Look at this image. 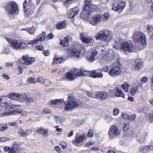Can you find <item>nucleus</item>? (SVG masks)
Returning <instances> with one entry per match:
<instances>
[{
	"label": "nucleus",
	"instance_id": "5",
	"mask_svg": "<svg viewBox=\"0 0 153 153\" xmlns=\"http://www.w3.org/2000/svg\"><path fill=\"white\" fill-rule=\"evenodd\" d=\"M23 5L24 11L26 16L33 13L34 6L32 5V1L30 0H25Z\"/></svg>",
	"mask_w": 153,
	"mask_h": 153
},
{
	"label": "nucleus",
	"instance_id": "10",
	"mask_svg": "<svg viewBox=\"0 0 153 153\" xmlns=\"http://www.w3.org/2000/svg\"><path fill=\"white\" fill-rule=\"evenodd\" d=\"M122 67V66L121 65H119V66H114L109 71V75L112 77H115L118 76L122 72L121 69Z\"/></svg>",
	"mask_w": 153,
	"mask_h": 153
},
{
	"label": "nucleus",
	"instance_id": "22",
	"mask_svg": "<svg viewBox=\"0 0 153 153\" xmlns=\"http://www.w3.org/2000/svg\"><path fill=\"white\" fill-rule=\"evenodd\" d=\"M6 40L10 43V46L14 49H18L19 40L12 39L6 38Z\"/></svg>",
	"mask_w": 153,
	"mask_h": 153
},
{
	"label": "nucleus",
	"instance_id": "44",
	"mask_svg": "<svg viewBox=\"0 0 153 153\" xmlns=\"http://www.w3.org/2000/svg\"><path fill=\"white\" fill-rule=\"evenodd\" d=\"M109 17V14L107 13H106L102 16V18H101V19L103 21H105L107 20Z\"/></svg>",
	"mask_w": 153,
	"mask_h": 153
},
{
	"label": "nucleus",
	"instance_id": "15",
	"mask_svg": "<svg viewBox=\"0 0 153 153\" xmlns=\"http://www.w3.org/2000/svg\"><path fill=\"white\" fill-rule=\"evenodd\" d=\"M79 10L77 7H75L70 9L68 13V16L69 18L72 19L71 20L73 22L74 21V18L79 13Z\"/></svg>",
	"mask_w": 153,
	"mask_h": 153
},
{
	"label": "nucleus",
	"instance_id": "21",
	"mask_svg": "<svg viewBox=\"0 0 153 153\" xmlns=\"http://www.w3.org/2000/svg\"><path fill=\"white\" fill-rule=\"evenodd\" d=\"M101 17L100 15H97L92 17L90 21V23L93 25H97L101 22Z\"/></svg>",
	"mask_w": 153,
	"mask_h": 153
},
{
	"label": "nucleus",
	"instance_id": "25",
	"mask_svg": "<svg viewBox=\"0 0 153 153\" xmlns=\"http://www.w3.org/2000/svg\"><path fill=\"white\" fill-rule=\"evenodd\" d=\"M80 36L81 40L85 43L88 44L94 41V39L93 38L90 37H85L83 33H81Z\"/></svg>",
	"mask_w": 153,
	"mask_h": 153
},
{
	"label": "nucleus",
	"instance_id": "18",
	"mask_svg": "<svg viewBox=\"0 0 153 153\" xmlns=\"http://www.w3.org/2000/svg\"><path fill=\"white\" fill-rule=\"evenodd\" d=\"M108 94L105 91L98 92L95 93L94 96L91 95L94 98L101 99L102 100L105 99L108 96Z\"/></svg>",
	"mask_w": 153,
	"mask_h": 153
},
{
	"label": "nucleus",
	"instance_id": "45",
	"mask_svg": "<svg viewBox=\"0 0 153 153\" xmlns=\"http://www.w3.org/2000/svg\"><path fill=\"white\" fill-rule=\"evenodd\" d=\"M46 34L45 32H43L42 33L40 36V37L39 39V41H41L45 39Z\"/></svg>",
	"mask_w": 153,
	"mask_h": 153
},
{
	"label": "nucleus",
	"instance_id": "11",
	"mask_svg": "<svg viewBox=\"0 0 153 153\" xmlns=\"http://www.w3.org/2000/svg\"><path fill=\"white\" fill-rule=\"evenodd\" d=\"M86 138V137L84 135V134L78 136L77 134L75 139L72 140V143L75 146H80L85 143Z\"/></svg>",
	"mask_w": 153,
	"mask_h": 153
},
{
	"label": "nucleus",
	"instance_id": "48",
	"mask_svg": "<svg viewBox=\"0 0 153 153\" xmlns=\"http://www.w3.org/2000/svg\"><path fill=\"white\" fill-rule=\"evenodd\" d=\"M51 82L48 79H45L44 80L43 82V83L45 86H48L51 84Z\"/></svg>",
	"mask_w": 153,
	"mask_h": 153
},
{
	"label": "nucleus",
	"instance_id": "1",
	"mask_svg": "<svg viewBox=\"0 0 153 153\" xmlns=\"http://www.w3.org/2000/svg\"><path fill=\"white\" fill-rule=\"evenodd\" d=\"M113 47L117 49L120 48L123 51L129 52H134L136 51L130 41L125 40L120 37H118L115 39Z\"/></svg>",
	"mask_w": 153,
	"mask_h": 153
},
{
	"label": "nucleus",
	"instance_id": "64",
	"mask_svg": "<svg viewBox=\"0 0 153 153\" xmlns=\"http://www.w3.org/2000/svg\"><path fill=\"white\" fill-rule=\"evenodd\" d=\"M122 117L124 119H128V120L129 115H128L127 114L124 113L122 114Z\"/></svg>",
	"mask_w": 153,
	"mask_h": 153
},
{
	"label": "nucleus",
	"instance_id": "31",
	"mask_svg": "<svg viewBox=\"0 0 153 153\" xmlns=\"http://www.w3.org/2000/svg\"><path fill=\"white\" fill-rule=\"evenodd\" d=\"M19 150V147L18 145L14 143L9 153H18Z\"/></svg>",
	"mask_w": 153,
	"mask_h": 153
},
{
	"label": "nucleus",
	"instance_id": "26",
	"mask_svg": "<svg viewBox=\"0 0 153 153\" xmlns=\"http://www.w3.org/2000/svg\"><path fill=\"white\" fill-rule=\"evenodd\" d=\"M21 113V115L22 116H25L26 115L27 113L26 111H12L10 113L7 112H5L3 113L4 115L9 116L10 115H16L17 114Z\"/></svg>",
	"mask_w": 153,
	"mask_h": 153
},
{
	"label": "nucleus",
	"instance_id": "56",
	"mask_svg": "<svg viewBox=\"0 0 153 153\" xmlns=\"http://www.w3.org/2000/svg\"><path fill=\"white\" fill-rule=\"evenodd\" d=\"M54 35L51 33L49 34L46 36L47 39L50 40L53 39L54 37Z\"/></svg>",
	"mask_w": 153,
	"mask_h": 153
},
{
	"label": "nucleus",
	"instance_id": "14",
	"mask_svg": "<svg viewBox=\"0 0 153 153\" xmlns=\"http://www.w3.org/2000/svg\"><path fill=\"white\" fill-rule=\"evenodd\" d=\"M147 135V133L145 131L140 132L137 135V141L140 143H143L146 139Z\"/></svg>",
	"mask_w": 153,
	"mask_h": 153
},
{
	"label": "nucleus",
	"instance_id": "9",
	"mask_svg": "<svg viewBox=\"0 0 153 153\" xmlns=\"http://www.w3.org/2000/svg\"><path fill=\"white\" fill-rule=\"evenodd\" d=\"M65 103L63 99H56L51 100L48 102V104L50 107L62 108L63 105Z\"/></svg>",
	"mask_w": 153,
	"mask_h": 153
},
{
	"label": "nucleus",
	"instance_id": "28",
	"mask_svg": "<svg viewBox=\"0 0 153 153\" xmlns=\"http://www.w3.org/2000/svg\"><path fill=\"white\" fill-rule=\"evenodd\" d=\"M69 37L67 36L63 40H61L60 42V45L62 46L65 47L68 46L69 44Z\"/></svg>",
	"mask_w": 153,
	"mask_h": 153
},
{
	"label": "nucleus",
	"instance_id": "37",
	"mask_svg": "<svg viewBox=\"0 0 153 153\" xmlns=\"http://www.w3.org/2000/svg\"><path fill=\"white\" fill-rule=\"evenodd\" d=\"M25 99V102L27 104H29L30 103H32L34 101V100L33 98L27 97V95Z\"/></svg>",
	"mask_w": 153,
	"mask_h": 153
},
{
	"label": "nucleus",
	"instance_id": "42",
	"mask_svg": "<svg viewBox=\"0 0 153 153\" xmlns=\"http://www.w3.org/2000/svg\"><path fill=\"white\" fill-rule=\"evenodd\" d=\"M146 30L149 33H151L153 31V27L151 25H148L147 26Z\"/></svg>",
	"mask_w": 153,
	"mask_h": 153
},
{
	"label": "nucleus",
	"instance_id": "8",
	"mask_svg": "<svg viewBox=\"0 0 153 153\" xmlns=\"http://www.w3.org/2000/svg\"><path fill=\"white\" fill-rule=\"evenodd\" d=\"M26 97V95L25 93L19 94L14 93L9 95V97L10 99L22 102H25Z\"/></svg>",
	"mask_w": 153,
	"mask_h": 153
},
{
	"label": "nucleus",
	"instance_id": "38",
	"mask_svg": "<svg viewBox=\"0 0 153 153\" xmlns=\"http://www.w3.org/2000/svg\"><path fill=\"white\" fill-rule=\"evenodd\" d=\"M27 47V44L20 40H19V44L18 49H22Z\"/></svg>",
	"mask_w": 153,
	"mask_h": 153
},
{
	"label": "nucleus",
	"instance_id": "63",
	"mask_svg": "<svg viewBox=\"0 0 153 153\" xmlns=\"http://www.w3.org/2000/svg\"><path fill=\"white\" fill-rule=\"evenodd\" d=\"M45 129L44 128H39L37 130V131L39 134H42Z\"/></svg>",
	"mask_w": 153,
	"mask_h": 153
},
{
	"label": "nucleus",
	"instance_id": "32",
	"mask_svg": "<svg viewBox=\"0 0 153 153\" xmlns=\"http://www.w3.org/2000/svg\"><path fill=\"white\" fill-rule=\"evenodd\" d=\"M138 86L137 85H132L131 87L130 93L132 95L135 94L138 91Z\"/></svg>",
	"mask_w": 153,
	"mask_h": 153
},
{
	"label": "nucleus",
	"instance_id": "50",
	"mask_svg": "<svg viewBox=\"0 0 153 153\" xmlns=\"http://www.w3.org/2000/svg\"><path fill=\"white\" fill-rule=\"evenodd\" d=\"M51 113V111L47 108H45L42 111V114H50Z\"/></svg>",
	"mask_w": 153,
	"mask_h": 153
},
{
	"label": "nucleus",
	"instance_id": "35",
	"mask_svg": "<svg viewBox=\"0 0 153 153\" xmlns=\"http://www.w3.org/2000/svg\"><path fill=\"white\" fill-rule=\"evenodd\" d=\"M130 86V85H129L128 82H125L121 87L126 92H127L128 91V88Z\"/></svg>",
	"mask_w": 153,
	"mask_h": 153
},
{
	"label": "nucleus",
	"instance_id": "12",
	"mask_svg": "<svg viewBox=\"0 0 153 153\" xmlns=\"http://www.w3.org/2000/svg\"><path fill=\"white\" fill-rule=\"evenodd\" d=\"M82 51L84 50H81L80 48H73L72 49H68L67 51V53L68 55L71 56H75L78 58L79 55L82 56L84 53H82L81 52Z\"/></svg>",
	"mask_w": 153,
	"mask_h": 153
},
{
	"label": "nucleus",
	"instance_id": "43",
	"mask_svg": "<svg viewBox=\"0 0 153 153\" xmlns=\"http://www.w3.org/2000/svg\"><path fill=\"white\" fill-rule=\"evenodd\" d=\"M39 41V39H35L34 40H32L29 42H27V44L28 45L36 44Z\"/></svg>",
	"mask_w": 153,
	"mask_h": 153
},
{
	"label": "nucleus",
	"instance_id": "23",
	"mask_svg": "<svg viewBox=\"0 0 153 153\" xmlns=\"http://www.w3.org/2000/svg\"><path fill=\"white\" fill-rule=\"evenodd\" d=\"M153 150V145L142 146L139 148V151L142 153H148Z\"/></svg>",
	"mask_w": 153,
	"mask_h": 153
},
{
	"label": "nucleus",
	"instance_id": "46",
	"mask_svg": "<svg viewBox=\"0 0 153 153\" xmlns=\"http://www.w3.org/2000/svg\"><path fill=\"white\" fill-rule=\"evenodd\" d=\"M10 139L7 137H0V142H4L9 141Z\"/></svg>",
	"mask_w": 153,
	"mask_h": 153
},
{
	"label": "nucleus",
	"instance_id": "6",
	"mask_svg": "<svg viewBox=\"0 0 153 153\" xmlns=\"http://www.w3.org/2000/svg\"><path fill=\"white\" fill-rule=\"evenodd\" d=\"M6 11L9 14H17L19 13L17 5L13 1H10L5 7Z\"/></svg>",
	"mask_w": 153,
	"mask_h": 153
},
{
	"label": "nucleus",
	"instance_id": "19",
	"mask_svg": "<svg viewBox=\"0 0 153 153\" xmlns=\"http://www.w3.org/2000/svg\"><path fill=\"white\" fill-rule=\"evenodd\" d=\"M88 72L90 74V76L93 78H102L103 76L102 72H98L97 70H93Z\"/></svg>",
	"mask_w": 153,
	"mask_h": 153
},
{
	"label": "nucleus",
	"instance_id": "34",
	"mask_svg": "<svg viewBox=\"0 0 153 153\" xmlns=\"http://www.w3.org/2000/svg\"><path fill=\"white\" fill-rule=\"evenodd\" d=\"M66 24L65 21H62L56 25L57 28L58 29H62L66 27Z\"/></svg>",
	"mask_w": 153,
	"mask_h": 153
},
{
	"label": "nucleus",
	"instance_id": "17",
	"mask_svg": "<svg viewBox=\"0 0 153 153\" xmlns=\"http://www.w3.org/2000/svg\"><path fill=\"white\" fill-rule=\"evenodd\" d=\"M32 132V130L30 129H27L25 131H24L22 128H19L17 131V134L18 135L22 137L28 135Z\"/></svg>",
	"mask_w": 153,
	"mask_h": 153
},
{
	"label": "nucleus",
	"instance_id": "39",
	"mask_svg": "<svg viewBox=\"0 0 153 153\" xmlns=\"http://www.w3.org/2000/svg\"><path fill=\"white\" fill-rule=\"evenodd\" d=\"M36 29V28H35L33 26H32L28 28L27 32L30 34L33 35L34 34Z\"/></svg>",
	"mask_w": 153,
	"mask_h": 153
},
{
	"label": "nucleus",
	"instance_id": "47",
	"mask_svg": "<svg viewBox=\"0 0 153 153\" xmlns=\"http://www.w3.org/2000/svg\"><path fill=\"white\" fill-rule=\"evenodd\" d=\"M105 120L108 123H110L113 120V118L110 116H106L105 118Z\"/></svg>",
	"mask_w": 153,
	"mask_h": 153
},
{
	"label": "nucleus",
	"instance_id": "59",
	"mask_svg": "<svg viewBox=\"0 0 153 153\" xmlns=\"http://www.w3.org/2000/svg\"><path fill=\"white\" fill-rule=\"evenodd\" d=\"M88 136L89 137H93L94 136L93 132L91 130H89L88 133Z\"/></svg>",
	"mask_w": 153,
	"mask_h": 153
},
{
	"label": "nucleus",
	"instance_id": "27",
	"mask_svg": "<svg viewBox=\"0 0 153 153\" xmlns=\"http://www.w3.org/2000/svg\"><path fill=\"white\" fill-rule=\"evenodd\" d=\"M3 99V97L0 96V107H2L3 109L5 110H9L10 109L12 108V107L10 105H8L7 103L5 102L2 103L1 102Z\"/></svg>",
	"mask_w": 153,
	"mask_h": 153
},
{
	"label": "nucleus",
	"instance_id": "51",
	"mask_svg": "<svg viewBox=\"0 0 153 153\" xmlns=\"http://www.w3.org/2000/svg\"><path fill=\"white\" fill-rule=\"evenodd\" d=\"M60 145L62 147L63 149H65L67 146V143L65 142H62L60 143Z\"/></svg>",
	"mask_w": 153,
	"mask_h": 153
},
{
	"label": "nucleus",
	"instance_id": "2",
	"mask_svg": "<svg viewBox=\"0 0 153 153\" xmlns=\"http://www.w3.org/2000/svg\"><path fill=\"white\" fill-rule=\"evenodd\" d=\"M68 102L67 103L64 110L68 111L74 108L81 104V102L75 99L73 95L71 94L68 95Z\"/></svg>",
	"mask_w": 153,
	"mask_h": 153
},
{
	"label": "nucleus",
	"instance_id": "20",
	"mask_svg": "<svg viewBox=\"0 0 153 153\" xmlns=\"http://www.w3.org/2000/svg\"><path fill=\"white\" fill-rule=\"evenodd\" d=\"M92 9V4H85L84 7L83 8L82 13L80 14V16L82 17L84 13H86V15H89L90 13L93 12Z\"/></svg>",
	"mask_w": 153,
	"mask_h": 153
},
{
	"label": "nucleus",
	"instance_id": "30",
	"mask_svg": "<svg viewBox=\"0 0 153 153\" xmlns=\"http://www.w3.org/2000/svg\"><path fill=\"white\" fill-rule=\"evenodd\" d=\"M98 53V52L96 50H94L91 53V57L88 59V60L91 62H94L95 60V57L97 56Z\"/></svg>",
	"mask_w": 153,
	"mask_h": 153
},
{
	"label": "nucleus",
	"instance_id": "41",
	"mask_svg": "<svg viewBox=\"0 0 153 153\" xmlns=\"http://www.w3.org/2000/svg\"><path fill=\"white\" fill-rule=\"evenodd\" d=\"M27 82L30 84H35L36 83V81H35V78L31 77L27 79Z\"/></svg>",
	"mask_w": 153,
	"mask_h": 153
},
{
	"label": "nucleus",
	"instance_id": "3",
	"mask_svg": "<svg viewBox=\"0 0 153 153\" xmlns=\"http://www.w3.org/2000/svg\"><path fill=\"white\" fill-rule=\"evenodd\" d=\"M113 36V34L111 31L105 30L97 33L95 36V38L97 40L107 41L111 39Z\"/></svg>",
	"mask_w": 153,
	"mask_h": 153
},
{
	"label": "nucleus",
	"instance_id": "55",
	"mask_svg": "<svg viewBox=\"0 0 153 153\" xmlns=\"http://www.w3.org/2000/svg\"><path fill=\"white\" fill-rule=\"evenodd\" d=\"M7 129V125H5L0 128V131H5Z\"/></svg>",
	"mask_w": 153,
	"mask_h": 153
},
{
	"label": "nucleus",
	"instance_id": "33",
	"mask_svg": "<svg viewBox=\"0 0 153 153\" xmlns=\"http://www.w3.org/2000/svg\"><path fill=\"white\" fill-rule=\"evenodd\" d=\"M135 63V64L134 66L135 70H138L143 67V63L141 61L136 60Z\"/></svg>",
	"mask_w": 153,
	"mask_h": 153
},
{
	"label": "nucleus",
	"instance_id": "62",
	"mask_svg": "<svg viewBox=\"0 0 153 153\" xmlns=\"http://www.w3.org/2000/svg\"><path fill=\"white\" fill-rule=\"evenodd\" d=\"M148 79L146 77H144L141 78V81L142 83H145L147 82Z\"/></svg>",
	"mask_w": 153,
	"mask_h": 153
},
{
	"label": "nucleus",
	"instance_id": "57",
	"mask_svg": "<svg viewBox=\"0 0 153 153\" xmlns=\"http://www.w3.org/2000/svg\"><path fill=\"white\" fill-rule=\"evenodd\" d=\"M43 53L45 56H48L50 54V51L48 50H45L42 51Z\"/></svg>",
	"mask_w": 153,
	"mask_h": 153
},
{
	"label": "nucleus",
	"instance_id": "54",
	"mask_svg": "<svg viewBox=\"0 0 153 153\" xmlns=\"http://www.w3.org/2000/svg\"><path fill=\"white\" fill-rule=\"evenodd\" d=\"M136 117V115L135 114H133L131 116H129L128 120L131 121L134 120Z\"/></svg>",
	"mask_w": 153,
	"mask_h": 153
},
{
	"label": "nucleus",
	"instance_id": "7",
	"mask_svg": "<svg viewBox=\"0 0 153 153\" xmlns=\"http://www.w3.org/2000/svg\"><path fill=\"white\" fill-rule=\"evenodd\" d=\"M133 38L135 42H138L143 45L146 44V37L144 34L141 32H136L133 35Z\"/></svg>",
	"mask_w": 153,
	"mask_h": 153
},
{
	"label": "nucleus",
	"instance_id": "24",
	"mask_svg": "<svg viewBox=\"0 0 153 153\" xmlns=\"http://www.w3.org/2000/svg\"><path fill=\"white\" fill-rule=\"evenodd\" d=\"M114 56L113 52L107 53L105 54L102 57V59L105 60L108 62H109L112 61L114 59Z\"/></svg>",
	"mask_w": 153,
	"mask_h": 153
},
{
	"label": "nucleus",
	"instance_id": "60",
	"mask_svg": "<svg viewBox=\"0 0 153 153\" xmlns=\"http://www.w3.org/2000/svg\"><path fill=\"white\" fill-rule=\"evenodd\" d=\"M113 10H114L116 11H118L119 12H120V10L118 7V5L117 4L116 5V6L113 5V7L112 9Z\"/></svg>",
	"mask_w": 153,
	"mask_h": 153
},
{
	"label": "nucleus",
	"instance_id": "58",
	"mask_svg": "<svg viewBox=\"0 0 153 153\" xmlns=\"http://www.w3.org/2000/svg\"><path fill=\"white\" fill-rule=\"evenodd\" d=\"M54 150L58 153L61 152V148L59 146H56L54 147Z\"/></svg>",
	"mask_w": 153,
	"mask_h": 153
},
{
	"label": "nucleus",
	"instance_id": "36",
	"mask_svg": "<svg viewBox=\"0 0 153 153\" xmlns=\"http://www.w3.org/2000/svg\"><path fill=\"white\" fill-rule=\"evenodd\" d=\"M125 3L123 2L119 3L118 4H117L118 7L120 12H121L124 9L125 7Z\"/></svg>",
	"mask_w": 153,
	"mask_h": 153
},
{
	"label": "nucleus",
	"instance_id": "16",
	"mask_svg": "<svg viewBox=\"0 0 153 153\" xmlns=\"http://www.w3.org/2000/svg\"><path fill=\"white\" fill-rule=\"evenodd\" d=\"M22 62V64H25L27 65H30L35 60V59L34 58L29 57L28 55H24L23 56Z\"/></svg>",
	"mask_w": 153,
	"mask_h": 153
},
{
	"label": "nucleus",
	"instance_id": "52",
	"mask_svg": "<svg viewBox=\"0 0 153 153\" xmlns=\"http://www.w3.org/2000/svg\"><path fill=\"white\" fill-rule=\"evenodd\" d=\"M14 63L13 62H12L10 63L6 62L5 64L6 67H10L11 68H13V66Z\"/></svg>",
	"mask_w": 153,
	"mask_h": 153
},
{
	"label": "nucleus",
	"instance_id": "4",
	"mask_svg": "<svg viewBox=\"0 0 153 153\" xmlns=\"http://www.w3.org/2000/svg\"><path fill=\"white\" fill-rule=\"evenodd\" d=\"M87 72L84 69L78 70L75 68L74 71H71L67 73L66 78L69 81H72L75 79L76 77L83 76L85 74L84 72Z\"/></svg>",
	"mask_w": 153,
	"mask_h": 153
},
{
	"label": "nucleus",
	"instance_id": "49",
	"mask_svg": "<svg viewBox=\"0 0 153 153\" xmlns=\"http://www.w3.org/2000/svg\"><path fill=\"white\" fill-rule=\"evenodd\" d=\"M54 117L56 123H61L62 122L61 119L59 117L57 116H54Z\"/></svg>",
	"mask_w": 153,
	"mask_h": 153
},
{
	"label": "nucleus",
	"instance_id": "40",
	"mask_svg": "<svg viewBox=\"0 0 153 153\" xmlns=\"http://www.w3.org/2000/svg\"><path fill=\"white\" fill-rule=\"evenodd\" d=\"M53 63L58 64L61 63L63 61L62 58H55L53 59Z\"/></svg>",
	"mask_w": 153,
	"mask_h": 153
},
{
	"label": "nucleus",
	"instance_id": "29",
	"mask_svg": "<svg viewBox=\"0 0 153 153\" xmlns=\"http://www.w3.org/2000/svg\"><path fill=\"white\" fill-rule=\"evenodd\" d=\"M114 95L117 97H121L124 98V94L122 90L119 88H117L116 90L114 91Z\"/></svg>",
	"mask_w": 153,
	"mask_h": 153
},
{
	"label": "nucleus",
	"instance_id": "13",
	"mask_svg": "<svg viewBox=\"0 0 153 153\" xmlns=\"http://www.w3.org/2000/svg\"><path fill=\"white\" fill-rule=\"evenodd\" d=\"M120 133V130L118 129V128L116 125H113L109 129L108 133L109 136V137L112 138V135H118Z\"/></svg>",
	"mask_w": 153,
	"mask_h": 153
},
{
	"label": "nucleus",
	"instance_id": "53",
	"mask_svg": "<svg viewBox=\"0 0 153 153\" xmlns=\"http://www.w3.org/2000/svg\"><path fill=\"white\" fill-rule=\"evenodd\" d=\"M74 0H66L63 2V3L65 5H68L69 4L72 3Z\"/></svg>",
	"mask_w": 153,
	"mask_h": 153
},
{
	"label": "nucleus",
	"instance_id": "61",
	"mask_svg": "<svg viewBox=\"0 0 153 153\" xmlns=\"http://www.w3.org/2000/svg\"><path fill=\"white\" fill-rule=\"evenodd\" d=\"M119 113V110L117 108H115L113 109V114L114 115H117Z\"/></svg>",
	"mask_w": 153,
	"mask_h": 153
}]
</instances>
